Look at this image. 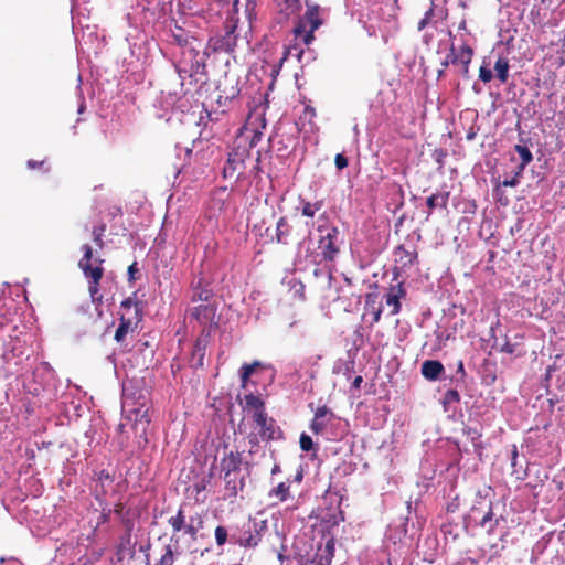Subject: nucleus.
<instances>
[{
	"label": "nucleus",
	"mask_w": 565,
	"mask_h": 565,
	"mask_svg": "<svg viewBox=\"0 0 565 565\" xmlns=\"http://www.w3.org/2000/svg\"><path fill=\"white\" fill-rule=\"evenodd\" d=\"M82 250L84 255L78 262V267L88 280V291L93 302H102L99 285L104 276V268L102 267L104 260L100 258L93 259V248L88 244H84Z\"/></svg>",
	"instance_id": "7ed1b4c3"
},
{
	"label": "nucleus",
	"mask_w": 565,
	"mask_h": 565,
	"mask_svg": "<svg viewBox=\"0 0 565 565\" xmlns=\"http://www.w3.org/2000/svg\"><path fill=\"white\" fill-rule=\"evenodd\" d=\"M322 24L318 6H308L303 17L294 29L296 38H301L306 45H309L315 36L313 32Z\"/></svg>",
	"instance_id": "423d86ee"
},
{
	"label": "nucleus",
	"mask_w": 565,
	"mask_h": 565,
	"mask_svg": "<svg viewBox=\"0 0 565 565\" xmlns=\"http://www.w3.org/2000/svg\"><path fill=\"white\" fill-rule=\"evenodd\" d=\"M317 231L320 233L318 249L320 250L322 258L324 260H333L340 250L337 245V238L339 235L338 227L320 224Z\"/></svg>",
	"instance_id": "0eeeda50"
},
{
	"label": "nucleus",
	"mask_w": 565,
	"mask_h": 565,
	"mask_svg": "<svg viewBox=\"0 0 565 565\" xmlns=\"http://www.w3.org/2000/svg\"><path fill=\"white\" fill-rule=\"evenodd\" d=\"M335 419V415L328 406H319L316 409L313 418L310 423V429L316 435H322L324 434L328 424Z\"/></svg>",
	"instance_id": "9d476101"
},
{
	"label": "nucleus",
	"mask_w": 565,
	"mask_h": 565,
	"mask_svg": "<svg viewBox=\"0 0 565 565\" xmlns=\"http://www.w3.org/2000/svg\"><path fill=\"white\" fill-rule=\"evenodd\" d=\"M278 472H280V467L278 465H275L271 469V475H276Z\"/></svg>",
	"instance_id": "bf43d9fd"
},
{
	"label": "nucleus",
	"mask_w": 565,
	"mask_h": 565,
	"mask_svg": "<svg viewBox=\"0 0 565 565\" xmlns=\"http://www.w3.org/2000/svg\"><path fill=\"white\" fill-rule=\"evenodd\" d=\"M267 531L268 526L265 521L256 522L249 520L243 524L238 535L235 533L231 535V544H237L245 548H254L259 544L264 533Z\"/></svg>",
	"instance_id": "39448f33"
},
{
	"label": "nucleus",
	"mask_w": 565,
	"mask_h": 565,
	"mask_svg": "<svg viewBox=\"0 0 565 565\" xmlns=\"http://www.w3.org/2000/svg\"><path fill=\"white\" fill-rule=\"evenodd\" d=\"M262 138V132L260 131H254V136L252 137V140L249 142V146L250 147H254L256 146V143L260 140Z\"/></svg>",
	"instance_id": "3c124183"
},
{
	"label": "nucleus",
	"mask_w": 565,
	"mask_h": 565,
	"mask_svg": "<svg viewBox=\"0 0 565 565\" xmlns=\"http://www.w3.org/2000/svg\"><path fill=\"white\" fill-rule=\"evenodd\" d=\"M120 307L124 310V312H121L120 315V323L116 329L114 335V339L118 343L124 342L126 335L129 332H132L135 326L141 320V313L138 303L131 297H128L125 300H122Z\"/></svg>",
	"instance_id": "20e7f679"
},
{
	"label": "nucleus",
	"mask_w": 565,
	"mask_h": 565,
	"mask_svg": "<svg viewBox=\"0 0 565 565\" xmlns=\"http://www.w3.org/2000/svg\"><path fill=\"white\" fill-rule=\"evenodd\" d=\"M217 88H218V89H220V92H221V93H220V95H218V99H217V102H218L220 104H222V99H223V98L225 99V102H226V100H232V99H234V98L238 95V93H239V89H238L236 86H232V87H231V93H226V89H221V85H218V87H217Z\"/></svg>",
	"instance_id": "4c0bfd02"
},
{
	"label": "nucleus",
	"mask_w": 565,
	"mask_h": 565,
	"mask_svg": "<svg viewBox=\"0 0 565 565\" xmlns=\"http://www.w3.org/2000/svg\"><path fill=\"white\" fill-rule=\"evenodd\" d=\"M134 550H135V543L131 540V534L125 533L120 537V542L117 547V553L118 554H130V553H134Z\"/></svg>",
	"instance_id": "c85d7f7f"
},
{
	"label": "nucleus",
	"mask_w": 565,
	"mask_h": 565,
	"mask_svg": "<svg viewBox=\"0 0 565 565\" xmlns=\"http://www.w3.org/2000/svg\"><path fill=\"white\" fill-rule=\"evenodd\" d=\"M215 315V308L210 303H202L194 307L191 310V317L198 320L200 323H206L213 319Z\"/></svg>",
	"instance_id": "6ab92c4d"
},
{
	"label": "nucleus",
	"mask_w": 565,
	"mask_h": 565,
	"mask_svg": "<svg viewBox=\"0 0 565 565\" xmlns=\"http://www.w3.org/2000/svg\"><path fill=\"white\" fill-rule=\"evenodd\" d=\"M445 68H446V67L441 66V68H440V70H438V72H437V77H438V78H441V77L445 75Z\"/></svg>",
	"instance_id": "13d9d810"
},
{
	"label": "nucleus",
	"mask_w": 565,
	"mask_h": 565,
	"mask_svg": "<svg viewBox=\"0 0 565 565\" xmlns=\"http://www.w3.org/2000/svg\"><path fill=\"white\" fill-rule=\"evenodd\" d=\"M238 473L224 475L225 491L228 498H236L239 490L244 488V479L238 478Z\"/></svg>",
	"instance_id": "a211bd4d"
},
{
	"label": "nucleus",
	"mask_w": 565,
	"mask_h": 565,
	"mask_svg": "<svg viewBox=\"0 0 565 565\" xmlns=\"http://www.w3.org/2000/svg\"><path fill=\"white\" fill-rule=\"evenodd\" d=\"M122 522H124V525H125V533L131 534L132 527H134L132 522L130 520H122Z\"/></svg>",
	"instance_id": "603ef678"
},
{
	"label": "nucleus",
	"mask_w": 565,
	"mask_h": 565,
	"mask_svg": "<svg viewBox=\"0 0 565 565\" xmlns=\"http://www.w3.org/2000/svg\"><path fill=\"white\" fill-rule=\"evenodd\" d=\"M477 511H478V508L473 507V508H472V512L475 513V512H477Z\"/></svg>",
	"instance_id": "338daca9"
},
{
	"label": "nucleus",
	"mask_w": 565,
	"mask_h": 565,
	"mask_svg": "<svg viewBox=\"0 0 565 565\" xmlns=\"http://www.w3.org/2000/svg\"><path fill=\"white\" fill-rule=\"evenodd\" d=\"M174 563V554L172 550V544L166 546V551L162 554L159 563L157 565H173Z\"/></svg>",
	"instance_id": "e433bc0d"
},
{
	"label": "nucleus",
	"mask_w": 565,
	"mask_h": 565,
	"mask_svg": "<svg viewBox=\"0 0 565 565\" xmlns=\"http://www.w3.org/2000/svg\"><path fill=\"white\" fill-rule=\"evenodd\" d=\"M462 61V47L460 49L459 53H456L455 47H450V52L448 53L445 61L441 62V66L447 67L449 64H460Z\"/></svg>",
	"instance_id": "f704fd0d"
},
{
	"label": "nucleus",
	"mask_w": 565,
	"mask_h": 565,
	"mask_svg": "<svg viewBox=\"0 0 565 565\" xmlns=\"http://www.w3.org/2000/svg\"><path fill=\"white\" fill-rule=\"evenodd\" d=\"M382 311V306H376V296L367 294L365 299V312L363 315V318L365 319L369 315L371 316L370 327H373L375 323L380 321Z\"/></svg>",
	"instance_id": "2eb2a0df"
},
{
	"label": "nucleus",
	"mask_w": 565,
	"mask_h": 565,
	"mask_svg": "<svg viewBox=\"0 0 565 565\" xmlns=\"http://www.w3.org/2000/svg\"><path fill=\"white\" fill-rule=\"evenodd\" d=\"M522 173H519V169H516L514 175L510 180H504L501 185L502 186H516L519 184V180Z\"/></svg>",
	"instance_id": "37998d69"
},
{
	"label": "nucleus",
	"mask_w": 565,
	"mask_h": 565,
	"mask_svg": "<svg viewBox=\"0 0 565 565\" xmlns=\"http://www.w3.org/2000/svg\"><path fill=\"white\" fill-rule=\"evenodd\" d=\"M122 510H124V505L121 503H118L115 505L114 512L118 515H121Z\"/></svg>",
	"instance_id": "6e6d98bb"
},
{
	"label": "nucleus",
	"mask_w": 565,
	"mask_h": 565,
	"mask_svg": "<svg viewBox=\"0 0 565 565\" xmlns=\"http://www.w3.org/2000/svg\"><path fill=\"white\" fill-rule=\"evenodd\" d=\"M476 134L475 132H468L467 135V139L468 140H472L475 138Z\"/></svg>",
	"instance_id": "680f3d73"
},
{
	"label": "nucleus",
	"mask_w": 565,
	"mask_h": 565,
	"mask_svg": "<svg viewBox=\"0 0 565 565\" xmlns=\"http://www.w3.org/2000/svg\"><path fill=\"white\" fill-rule=\"evenodd\" d=\"M334 164L338 170H343L344 168L348 167L349 160L344 154L338 153V154H335V158H334Z\"/></svg>",
	"instance_id": "79ce46f5"
},
{
	"label": "nucleus",
	"mask_w": 565,
	"mask_h": 565,
	"mask_svg": "<svg viewBox=\"0 0 565 565\" xmlns=\"http://www.w3.org/2000/svg\"><path fill=\"white\" fill-rule=\"evenodd\" d=\"M45 161L44 160H40V161H36V160H29L28 161V168L30 169H36V168H42L44 166Z\"/></svg>",
	"instance_id": "8fccbe9b"
},
{
	"label": "nucleus",
	"mask_w": 565,
	"mask_h": 565,
	"mask_svg": "<svg viewBox=\"0 0 565 565\" xmlns=\"http://www.w3.org/2000/svg\"><path fill=\"white\" fill-rule=\"evenodd\" d=\"M242 465V456L238 451H230L221 460V471L224 475L238 473Z\"/></svg>",
	"instance_id": "ddd939ff"
},
{
	"label": "nucleus",
	"mask_w": 565,
	"mask_h": 565,
	"mask_svg": "<svg viewBox=\"0 0 565 565\" xmlns=\"http://www.w3.org/2000/svg\"><path fill=\"white\" fill-rule=\"evenodd\" d=\"M498 524H499V520L493 519V512H492V507H491V502H490L488 505V511L481 518L479 525L482 529H484L488 534H493L494 529L498 526Z\"/></svg>",
	"instance_id": "5701e85b"
},
{
	"label": "nucleus",
	"mask_w": 565,
	"mask_h": 565,
	"mask_svg": "<svg viewBox=\"0 0 565 565\" xmlns=\"http://www.w3.org/2000/svg\"><path fill=\"white\" fill-rule=\"evenodd\" d=\"M206 518V512H196L186 518L184 511L180 508L174 515L168 519V524L172 530L171 544L178 548L180 533L186 535L190 542H196L200 537H203L200 532L204 529Z\"/></svg>",
	"instance_id": "f03ea898"
},
{
	"label": "nucleus",
	"mask_w": 565,
	"mask_h": 565,
	"mask_svg": "<svg viewBox=\"0 0 565 565\" xmlns=\"http://www.w3.org/2000/svg\"><path fill=\"white\" fill-rule=\"evenodd\" d=\"M260 366V362L258 361H254L253 363L250 364H244L242 367H241V381H242V386H245L246 383L248 382L249 377L252 376V374L256 371L257 367Z\"/></svg>",
	"instance_id": "473e14b6"
},
{
	"label": "nucleus",
	"mask_w": 565,
	"mask_h": 565,
	"mask_svg": "<svg viewBox=\"0 0 565 565\" xmlns=\"http://www.w3.org/2000/svg\"><path fill=\"white\" fill-rule=\"evenodd\" d=\"M292 238V228L286 217H280L276 225V241L279 244H288Z\"/></svg>",
	"instance_id": "aec40b11"
},
{
	"label": "nucleus",
	"mask_w": 565,
	"mask_h": 565,
	"mask_svg": "<svg viewBox=\"0 0 565 565\" xmlns=\"http://www.w3.org/2000/svg\"><path fill=\"white\" fill-rule=\"evenodd\" d=\"M473 51L469 45L462 46V61L460 62L461 65V75L463 78H469V65L472 61Z\"/></svg>",
	"instance_id": "bb28decb"
},
{
	"label": "nucleus",
	"mask_w": 565,
	"mask_h": 565,
	"mask_svg": "<svg viewBox=\"0 0 565 565\" xmlns=\"http://www.w3.org/2000/svg\"><path fill=\"white\" fill-rule=\"evenodd\" d=\"M479 78L483 82V83H489L491 82V79L493 78V75H492V72L490 68H488L487 66H480L479 68Z\"/></svg>",
	"instance_id": "ea45409f"
},
{
	"label": "nucleus",
	"mask_w": 565,
	"mask_h": 565,
	"mask_svg": "<svg viewBox=\"0 0 565 565\" xmlns=\"http://www.w3.org/2000/svg\"><path fill=\"white\" fill-rule=\"evenodd\" d=\"M433 13H434V10L433 9H429L426 14H425V18L422 19L419 22H418V30H423L426 25H427V22L428 20L433 17Z\"/></svg>",
	"instance_id": "de8ad7c7"
},
{
	"label": "nucleus",
	"mask_w": 565,
	"mask_h": 565,
	"mask_svg": "<svg viewBox=\"0 0 565 565\" xmlns=\"http://www.w3.org/2000/svg\"><path fill=\"white\" fill-rule=\"evenodd\" d=\"M459 402H460V395L457 390L450 388L444 394L443 404L445 406L458 404Z\"/></svg>",
	"instance_id": "c9c22d12"
},
{
	"label": "nucleus",
	"mask_w": 565,
	"mask_h": 565,
	"mask_svg": "<svg viewBox=\"0 0 565 565\" xmlns=\"http://www.w3.org/2000/svg\"><path fill=\"white\" fill-rule=\"evenodd\" d=\"M231 535L227 529L223 525H217L214 531L215 542L218 547L224 546L227 542L231 543Z\"/></svg>",
	"instance_id": "7c9ffc66"
},
{
	"label": "nucleus",
	"mask_w": 565,
	"mask_h": 565,
	"mask_svg": "<svg viewBox=\"0 0 565 565\" xmlns=\"http://www.w3.org/2000/svg\"><path fill=\"white\" fill-rule=\"evenodd\" d=\"M96 481L100 486L102 492L105 494L107 492L106 487L114 482V477L106 469H102L96 472Z\"/></svg>",
	"instance_id": "2f4dec72"
},
{
	"label": "nucleus",
	"mask_w": 565,
	"mask_h": 565,
	"mask_svg": "<svg viewBox=\"0 0 565 565\" xmlns=\"http://www.w3.org/2000/svg\"><path fill=\"white\" fill-rule=\"evenodd\" d=\"M212 297H213L212 289L209 288L207 286L203 287L201 285V281H199V284L193 288V294H192L191 300L193 302L202 301V302L209 303V301L211 300Z\"/></svg>",
	"instance_id": "b1692460"
},
{
	"label": "nucleus",
	"mask_w": 565,
	"mask_h": 565,
	"mask_svg": "<svg viewBox=\"0 0 565 565\" xmlns=\"http://www.w3.org/2000/svg\"><path fill=\"white\" fill-rule=\"evenodd\" d=\"M554 371H555V369H553V367H548V369H547V375H548V376H551V373H552V372H554Z\"/></svg>",
	"instance_id": "0e129e2a"
},
{
	"label": "nucleus",
	"mask_w": 565,
	"mask_h": 565,
	"mask_svg": "<svg viewBox=\"0 0 565 565\" xmlns=\"http://www.w3.org/2000/svg\"><path fill=\"white\" fill-rule=\"evenodd\" d=\"M210 552V548H205L204 551L201 552V556H203L205 553Z\"/></svg>",
	"instance_id": "69168bd1"
},
{
	"label": "nucleus",
	"mask_w": 565,
	"mask_h": 565,
	"mask_svg": "<svg viewBox=\"0 0 565 565\" xmlns=\"http://www.w3.org/2000/svg\"><path fill=\"white\" fill-rule=\"evenodd\" d=\"M185 153H186V156H191V154H192V149L186 148V149H185Z\"/></svg>",
	"instance_id": "e2e57ef3"
},
{
	"label": "nucleus",
	"mask_w": 565,
	"mask_h": 565,
	"mask_svg": "<svg viewBox=\"0 0 565 565\" xmlns=\"http://www.w3.org/2000/svg\"><path fill=\"white\" fill-rule=\"evenodd\" d=\"M254 422L260 427L259 435L265 440L278 439L282 431L275 425V419L268 417L267 413L254 414Z\"/></svg>",
	"instance_id": "1a4fd4ad"
},
{
	"label": "nucleus",
	"mask_w": 565,
	"mask_h": 565,
	"mask_svg": "<svg viewBox=\"0 0 565 565\" xmlns=\"http://www.w3.org/2000/svg\"><path fill=\"white\" fill-rule=\"evenodd\" d=\"M259 163H260V151L257 152L256 164L253 168V171L255 174H258L260 171Z\"/></svg>",
	"instance_id": "864d4df0"
},
{
	"label": "nucleus",
	"mask_w": 565,
	"mask_h": 565,
	"mask_svg": "<svg viewBox=\"0 0 565 565\" xmlns=\"http://www.w3.org/2000/svg\"><path fill=\"white\" fill-rule=\"evenodd\" d=\"M510 473L511 476H514L516 480H524L526 478V469L524 468L523 462L519 460V452L515 445L510 451Z\"/></svg>",
	"instance_id": "f3484780"
},
{
	"label": "nucleus",
	"mask_w": 565,
	"mask_h": 565,
	"mask_svg": "<svg viewBox=\"0 0 565 565\" xmlns=\"http://www.w3.org/2000/svg\"><path fill=\"white\" fill-rule=\"evenodd\" d=\"M300 448L303 451H310L313 449V441L311 437L305 433L301 434L299 439Z\"/></svg>",
	"instance_id": "58836bf2"
},
{
	"label": "nucleus",
	"mask_w": 565,
	"mask_h": 565,
	"mask_svg": "<svg viewBox=\"0 0 565 565\" xmlns=\"http://www.w3.org/2000/svg\"><path fill=\"white\" fill-rule=\"evenodd\" d=\"M458 373H461V376L463 377L466 375L465 367L462 361H459L458 363Z\"/></svg>",
	"instance_id": "4d7b16f0"
},
{
	"label": "nucleus",
	"mask_w": 565,
	"mask_h": 565,
	"mask_svg": "<svg viewBox=\"0 0 565 565\" xmlns=\"http://www.w3.org/2000/svg\"><path fill=\"white\" fill-rule=\"evenodd\" d=\"M138 264L137 262H134L129 267H128V279L129 281H135L137 278H136V273L138 271Z\"/></svg>",
	"instance_id": "a18cd8bd"
},
{
	"label": "nucleus",
	"mask_w": 565,
	"mask_h": 565,
	"mask_svg": "<svg viewBox=\"0 0 565 565\" xmlns=\"http://www.w3.org/2000/svg\"><path fill=\"white\" fill-rule=\"evenodd\" d=\"M510 64L509 60L500 56L494 63V71L499 81L504 84L509 78Z\"/></svg>",
	"instance_id": "a878e982"
},
{
	"label": "nucleus",
	"mask_w": 565,
	"mask_h": 565,
	"mask_svg": "<svg viewBox=\"0 0 565 565\" xmlns=\"http://www.w3.org/2000/svg\"><path fill=\"white\" fill-rule=\"evenodd\" d=\"M269 498H275V502L273 504H278L280 502L287 501L290 497V486L288 482H280L277 487L273 488L268 492Z\"/></svg>",
	"instance_id": "412c9836"
},
{
	"label": "nucleus",
	"mask_w": 565,
	"mask_h": 565,
	"mask_svg": "<svg viewBox=\"0 0 565 565\" xmlns=\"http://www.w3.org/2000/svg\"><path fill=\"white\" fill-rule=\"evenodd\" d=\"M234 0L231 14L224 22V34L216 40L215 49L226 53L233 52L242 33L246 34L252 29L255 18V0Z\"/></svg>",
	"instance_id": "f257e3e1"
},
{
	"label": "nucleus",
	"mask_w": 565,
	"mask_h": 565,
	"mask_svg": "<svg viewBox=\"0 0 565 565\" xmlns=\"http://www.w3.org/2000/svg\"><path fill=\"white\" fill-rule=\"evenodd\" d=\"M322 207V201L315 203L303 202L301 207V214L307 217H313L315 214Z\"/></svg>",
	"instance_id": "72a5a7b5"
},
{
	"label": "nucleus",
	"mask_w": 565,
	"mask_h": 565,
	"mask_svg": "<svg viewBox=\"0 0 565 565\" xmlns=\"http://www.w3.org/2000/svg\"><path fill=\"white\" fill-rule=\"evenodd\" d=\"M207 481L205 479H201L200 481L193 484V489L196 494H200L202 491L206 489Z\"/></svg>",
	"instance_id": "49530a36"
},
{
	"label": "nucleus",
	"mask_w": 565,
	"mask_h": 565,
	"mask_svg": "<svg viewBox=\"0 0 565 565\" xmlns=\"http://www.w3.org/2000/svg\"><path fill=\"white\" fill-rule=\"evenodd\" d=\"M515 351V345L510 343L509 341H507L502 347H501V352H504V353H508V354H512L514 353Z\"/></svg>",
	"instance_id": "09e8293b"
},
{
	"label": "nucleus",
	"mask_w": 565,
	"mask_h": 565,
	"mask_svg": "<svg viewBox=\"0 0 565 565\" xmlns=\"http://www.w3.org/2000/svg\"><path fill=\"white\" fill-rule=\"evenodd\" d=\"M449 201V192L443 191L431 194L427 198V206L430 211L436 207L446 209Z\"/></svg>",
	"instance_id": "4be33fe9"
},
{
	"label": "nucleus",
	"mask_w": 565,
	"mask_h": 565,
	"mask_svg": "<svg viewBox=\"0 0 565 565\" xmlns=\"http://www.w3.org/2000/svg\"><path fill=\"white\" fill-rule=\"evenodd\" d=\"M445 367L437 360H426L422 364V374L426 380L436 381L444 373Z\"/></svg>",
	"instance_id": "dca6fc26"
},
{
	"label": "nucleus",
	"mask_w": 565,
	"mask_h": 565,
	"mask_svg": "<svg viewBox=\"0 0 565 565\" xmlns=\"http://www.w3.org/2000/svg\"><path fill=\"white\" fill-rule=\"evenodd\" d=\"M246 406L254 409V414L266 413L264 401L254 394L245 396Z\"/></svg>",
	"instance_id": "cd10ccee"
},
{
	"label": "nucleus",
	"mask_w": 565,
	"mask_h": 565,
	"mask_svg": "<svg viewBox=\"0 0 565 565\" xmlns=\"http://www.w3.org/2000/svg\"><path fill=\"white\" fill-rule=\"evenodd\" d=\"M248 157V150L245 147L237 146L230 153L223 168L225 179H239L245 169V160Z\"/></svg>",
	"instance_id": "6e6552de"
},
{
	"label": "nucleus",
	"mask_w": 565,
	"mask_h": 565,
	"mask_svg": "<svg viewBox=\"0 0 565 565\" xmlns=\"http://www.w3.org/2000/svg\"><path fill=\"white\" fill-rule=\"evenodd\" d=\"M334 557V539L330 537L324 544H319L310 563L313 565H331Z\"/></svg>",
	"instance_id": "9b49d317"
},
{
	"label": "nucleus",
	"mask_w": 565,
	"mask_h": 565,
	"mask_svg": "<svg viewBox=\"0 0 565 565\" xmlns=\"http://www.w3.org/2000/svg\"><path fill=\"white\" fill-rule=\"evenodd\" d=\"M556 387L562 393V398H565V370L557 374Z\"/></svg>",
	"instance_id": "a19ab883"
},
{
	"label": "nucleus",
	"mask_w": 565,
	"mask_h": 565,
	"mask_svg": "<svg viewBox=\"0 0 565 565\" xmlns=\"http://www.w3.org/2000/svg\"><path fill=\"white\" fill-rule=\"evenodd\" d=\"M110 513H111V510L109 509L108 511H105L103 510V512L99 514L98 519H97V524L96 526H99L106 522L109 521L110 519Z\"/></svg>",
	"instance_id": "c03bdc74"
},
{
	"label": "nucleus",
	"mask_w": 565,
	"mask_h": 565,
	"mask_svg": "<svg viewBox=\"0 0 565 565\" xmlns=\"http://www.w3.org/2000/svg\"><path fill=\"white\" fill-rule=\"evenodd\" d=\"M514 150L521 158V163L518 166L519 173H523L525 167L530 164L533 160L532 152L525 145H515Z\"/></svg>",
	"instance_id": "393cba45"
},
{
	"label": "nucleus",
	"mask_w": 565,
	"mask_h": 565,
	"mask_svg": "<svg viewBox=\"0 0 565 565\" xmlns=\"http://www.w3.org/2000/svg\"><path fill=\"white\" fill-rule=\"evenodd\" d=\"M362 382H363V379H362V376H361V375H359V376H356V377L353 380L352 385H353V387H354V388H359Z\"/></svg>",
	"instance_id": "5fc2aeb1"
},
{
	"label": "nucleus",
	"mask_w": 565,
	"mask_h": 565,
	"mask_svg": "<svg viewBox=\"0 0 565 565\" xmlns=\"http://www.w3.org/2000/svg\"><path fill=\"white\" fill-rule=\"evenodd\" d=\"M406 290L403 282L391 286L387 294L385 295L386 305L392 307L391 315H397L401 311L402 305L401 299L405 298Z\"/></svg>",
	"instance_id": "f8f14e48"
},
{
	"label": "nucleus",
	"mask_w": 565,
	"mask_h": 565,
	"mask_svg": "<svg viewBox=\"0 0 565 565\" xmlns=\"http://www.w3.org/2000/svg\"><path fill=\"white\" fill-rule=\"evenodd\" d=\"M249 443L253 444V445H256L257 444V437L255 435L250 436L249 437Z\"/></svg>",
	"instance_id": "052dcab7"
},
{
	"label": "nucleus",
	"mask_w": 565,
	"mask_h": 565,
	"mask_svg": "<svg viewBox=\"0 0 565 565\" xmlns=\"http://www.w3.org/2000/svg\"><path fill=\"white\" fill-rule=\"evenodd\" d=\"M395 262L399 264L401 268H409L417 262L418 254L415 248L412 250L407 249L404 245H399L396 247L395 252Z\"/></svg>",
	"instance_id": "4468645a"
},
{
	"label": "nucleus",
	"mask_w": 565,
	"mask_h": 565,
	"mask_svg": "<svg viewBox=\"0 0 565 565\" xmlns=\"http://www.w3.org/2000/svg\"><path fill=\"white\" fill-rule=\"evenodd\" d=\"M106 231L107 225L105 223H100L99 225L94 226L92 230L93 241L95 245L100 249L105 246L103 237L105 236Z\"/></svg>",
	"instance_id": "c756f323"
}]
</instances>
